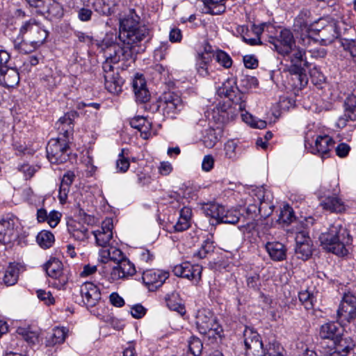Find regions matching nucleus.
<instances>
[{"mask_svg":"<svg viewBox=\"0 0 356 356\" xmlns=\"http://www.w3.org/2000/svg\"><path fill=\"white\" fill-rule=\"evenodd\" d=\"M298 298L300 302L304 306L305 309H313L314 302L316 301V298L313 293L309 291L308 290L302 291L299 292Z\"/></svg>","mask_w":356,"mask_h":356,"instance_id":"37998d69","label":"nucleus"},{"mask_svg":"<svg viewBox=\"0 0 356 356\" xmlns=\"http://www.w3.org/2000/svg\"><path fill=\"white\" fill-rule=\"evenodd\" d=\"M341 46L346 52L356 61V39L342 38Z\"/></svg>","mask_w":356,"mask_h":356,"instance_id":"3c124183","label":"nucleus"},{"mask_svg":"<svg viewBox=\"0 0 356 356\" xmlns=\"http://www.w3.org/2000/svg\"><path fill=\"white\" fill-rule=\"evenodd\" d=\"M337 321L341 323H350L356 318V309L350 306L340 303L337 312Z\"/></svg>","mask_w":356,"mask_h":356,"instance_id":"72a5a7b5","label":"nucleus"},{"mask_svg":"<svg viewBox=\"0 0 356 356\" xmlns=\"http://www.w3.org/2000/svg\"><path fill=\"white\" fill-rule=\"evenodd\" d=\"M68 231L74 239L79 241H84L89 237L88 228L80 222L69 224Z\"/></svg>","mask_w":356,"mask_h":356,"instance_id":"f704fd0d","label":"nucleus"},{"mask_svg":"<svg viewBox=\"0 0 356 356\" xmlns=\"http://www.w3.org/2000/svg\"><path fill=\"white\" fill-rule=\"evenodd\" d=\"M343 332L344 329L341 325L331 322L321 325L319 335L322 339H330L333 342Z\"/></svg>","mask_w":356,"mask_h":356,"instance_id":"b1692460","label":"nucleus"},{"mask_svg":"<svg viewBox=\"0 0 356 356\" xmlns=\"http://www.w3.org/2000/svg\"><path fill=\"white\" fill-rule=\"evenodd\" d=\"M316 24L311 19V13L308 10H302L295 18L293 31L299 33H310L314 31Z\"/></svg>","mask_w":356,"mask_h":356,"instance_id":"aec40b11","label":"nucleus"},{"mask_svg":"<svg viewBox=\"0 0 356 356\" xmlns=\"http://www.w3.org/2000/svg\"><path fill=\"white\" fill-rule=\"evenodd\" d=\"M130 166L129 160L128 159V149H122L116 161V168L118 172H126Z\"/></svg>","mask_w":356,"mask_h":356,"instance_id":"49530a36","label":"nucleus"},{"mask_svg":"<svg viewBox=\"0 0 356 356\" xmlns=\"http://www.w3.org/2000/svg\"><path fill=\"white\" fill-rule=\"evenodd\" d=\"M284 56L287 57L288 60H290L291 65L289 67L290 74L296 76L300 86H305L307 83L304 69V66L307 63L305 58V50L294 44L291 51Z\"/></svg>","mask_w":356,"mask_h":356,"instance_id":"0eeeda50","label":"nucleus"},{"mask_svg":"<svg viewBox=\"0 0 356 356\" xmlns=\"http://www.w3.org/2000/svg\"><path fill=\"white\" fill-rule=\"evenodd\" d=\"M237 145L233 140H229L225 144V156L229 159H234L236 157V149Z\"/></svg>","mask_w":356,"mask_h":356,"instance_id":"4d7b16f0","label":"nucleus"},{"mask_svg":"<svg viewBox=\"0 0 356 356\" xmlns=\"http://www.w3.org/2000/svg\"><path fill=\"white\" fill-rule=\"evenodd\" d=\"M265 248L270 259L275 261H281L286 258V248L282 243L268 242L265 245Z\"/></svg>","mask_w":356,"mask_h":356,"instance_id":"393cba45","label":"nucleus"},{"mask_svg":"<svg viewBox=\"0 0 356 356\" xmlns=\"http://www.w3.org/2000/svg\"><path fill=\"white\" fill-rule=\"evenodd\" d=\"M241 213L238 210H226L225 209V212L222 215H221L219 223H227V224H236L240 219Z\"/></svg>","mask_w":356,"mask_h":356,"instance_id":"c03bdc74","label":"nucleus"},{"mask_svg":"<svg viewBox=\"0 0 356 356\" xmlns=\"http://www.w3.org/2000/svg\"><path fill=\"white\" fill-rule=\"evenodd\" d=\"M319 241L324 250L343 257L348 253V246L352 243V237L348 229L339 221H336L321 234Z\"/></svg>","mask_w":356,"mask_h":356,"instance_id":"f03ea898","label":"nucleus"},{"mask_svg":"<svg viewBox=\"0 0 356 356\" xmlns=\"http://www.w3.org/2000/svg\"><path fill=\"white\" fill-rule=\"evenodd\" d=\"M350 150V146L346 143H340L336 147V154L341 158L346 157Z\"/></svg>","mask_w":356,"mask_h":356,"instance_id":"774afa93","label":"nucleus"},{"mask_svg":"<svg viewBox=\"0 0 356 356\" xmlns=\"http://www.w3.org/2000/svg\"><path fill=\"white\" fill-rule=\"evenodd\" d=\"M340 303H344L346 306H350L356 309V296L350 292L345 293Z\"/></svg>","mask_w":356,"mask_h":356,"instance_id":"052dcab7","label":"nucleus"},{"mask_svg":"<svg viewBox=\"0 0 356 356\" xmlns=\"http://www.w3.org/2000/svg\"><path fill=\"white\" fill-rule=\"evenodd\" d=\"M13 43L15 49L22 54L31 53L39 47L30 44L26 38H22L19 35L14 40Z\"/></svg>","mask_w":356,"mask_h":356,"instance_id":"58836bf2","label":"nucleus"},{"mask_svg":"<svg viewBox=\"0 0 356 356\" xmlns=\"http://www.w3.org/2000/svg\"><path fill=\"white\" fill-rule=\"evenodd\" d=\"M190 225L191 221L179 217L177 223L173 225V229L175 232H183L187 229Z\"/></svg>","mask_w":356,"mask_h":356,"instance_id":"69168bd1","label":"nucleus"},{"mask_svg":"<svg viewBox=\"0 0 356 356\" xmlns=\"http://www.w3.org/2000/svg\"><path fill=\"white\" fill-rule=\"evenodd\" d=\"M188 348L193 356H198L202 349V343L197 337H192L188 341Z\"/></svg>","mask_w":356,"mask_h":356,"instance_id":"5fc2aeb1","label":"nucleus"},{"mask_svg":"<svg viewBox=\"0 0 356 356\" xmlns=\"http://www.w3.org/2000/svg\"><path fill=\"white\" fill-rule=\"evenodd\" d=\"M140 17L134 10L122 19L120 22L118 33L119 41L122 47H118L122 59L134 62L135 56L138 53L136 47L149 35V29L140 23Z\"/></svg>","mask_w":356,"mask_h":356,"instance_id":"f257e3e1","label":"nucleus"},{"mask_svg":"<svg viewBox=\"0 0 356 356\" xmlns=\"http://www.w3.org/2000/svg\"><path fill=\"white\" fill-rule=\"evenodd\" d=\"M269 42L274 46L275 49L280 54L285 56L286 54L291 51L292 47L295 44V40L290 30L283 29L277 37H271Z\"/></svg>","mask_w":356,"mask_h":356,"instance_id":"f8f14e48","label":"nucleus"},{"mask_svg":"<svg viewBox=\"0 0 356 356\" xmlns=\"http://www.w3.org/2000/svg\"><path fill=\"white\" fill-rule=\"evenodd\" d=\"M19 34L21 38H26L30 44L40 47L46 40L49 33L35 19H30L22 23Z\"/></svg>","mask_w":356,"mask_h":356,"instance_id":"6e6552de","label":"nucleus"},{"mask_svg":"<svg viewBox=\"0 0 356 356\" xmlns=\"http://www.w3.org/2000/svg\"><path fill=\"white\" fill-rule=\"evenodd\" d=\"M214 248L213 243L209 240H206L202 245L201 249L195 254L199 258H204L207 253L213 252Z\"/></svg>","mask_w":356,"mask_h":356,"instance_id":"6e6d98bb","label":"nucleus"},{"mask_svg":"<svg viewBox=\"0 0 356 356\" xmlns=\"http://www.w3.org/2000/svg\"><path fill=\"white\" fill-rule=\"evenodd\" d=\"M296 220L293 211L288 204L284 206L280 211L278 220L280 222L290 224Z\"/></svg>","mask_w":356,"mask_h":356,"instance_id":"8fccbe9b","label":"nucleus"},{"mask_svg":"<svg viewBox=\"0 0 356 356\" xmlns=\"http://www.w3.org/2000/svg\"><path fill=\"white\" fill-rule=\"evenodd\" d=\"M82 302L87 307L95 306L101 299V292L92 282H86L80 287Z\"/></svg>","mask_w":356,"mask_h":356,"instance_id":"dca6fc26","label":"nucleus"},{"mask_svg":"<svg viewBox=\"0 0 356 356\" xmlns=\"http://www.w3.org/2000/svg\"><path fill=\"white\" fill-rule=\"evenodd\" d=\"M211 60V56L209 54H198L197 70L200 76H205L209 74L207 65Z\"/></svg>","mask_w":356,"mask_h":356,"instance_id":"a18cd8bd","label":"nucleus"},{"mask_svg":"<svg viewBox=\"0 0 356 356\" xmlns=\"http://www.w3.org/2000/svg\"><path fill=\"white\" fill-rule=\"evenodd\" d=\"M104 81L105 87L109 92L118 94L122 91L124 81L118 73L114 75L106 74L104 76Z\"/></svg>","mask_w":356,"mask_h":356,"instance_id":"7c9ffc66","label":"nucleus"},{"mask_svg":"<svg viewBox=\"0 0 356 356\" xmlns=\"http://www.w3.org/2000/svg\"><path fill=\"white\" fill-rule=\"evenodd\" d=\"M37 295L40 300H42L47 305H51L54 302V298L49 291L39 289L37 291Z\"/></svg>","mask_w":356,"mask_h":356,"instance_id":"bf43d9fd","label":"nucleus"},{"mask_svg":"<svg viewBox=\"0 0 356 356\" xmlns=\"http://www.w3.org/2000/svg\"><path fill=\"white\" fill-rule=\"evenodd\" d=\"M321 205L323 209L332 213H343L346 209L343 201L337 196L326 197L321 202Z\"/></svg>","mask_w":356,"mask_h":356,"instance_id":"bb28decb","label":"nucleus"},{"mask_svg":"<svg viewBox=\"0 0 356 356\" xmlns=\"http://www.w3.org/2000/svg\"><path fill=\"white\" fill-rule=\"evenodd\" d=\"M216 61L225 68H229L232 65L231 57L225 51L219 50L215 54Z\"/></svg>","mask_w":356,"mask_h":356,"instance_id":"603ef678","label":"nucleus"},{"mask_svg":"<svg viewBox=\"0 0 356 356\" xmlns=\"http://www.w3.org/2000/svg\"><path fill=\"white\" fill-rule=\"evenodd\" d=\"M202 210L207 216L215 219L219 223L220 216L225 212V207L217 203L210 202L203 204Z\"/></svg>","mask_w":356,"mask_h":356,"instance_id":"473e14b6","label":"nucleus"},{"mask_svg":"<svg viewBox=\"0 0 356 356\" xmlns=\"http://www.w3.org/2000/svg\"><path fill=\"white\" fill-rule=\"evenodd\" d=\"M118 40L119 38L117 32L107 33L102 40V44L107 49L113 48V53L118 47H122V43L119 44Z\"/></svg>","mask_w":356,"mask_h":356,"instance_id":"de8ad7c7","label":"nucleus"},{"mask_svg":"<svg viewBox=\"0 0 356 356\" xmlns=\"http://www.w3.org/2000/svg\"><path fill=\"white\" fill-rule=\"evenodd\" d=\"M134 92H135L136 99L138 102L144 103V102H147L149 99L150 95L146 88H144L141 90H136Z\"/></svg>","mask_w":356,"mask_h":356,"instance_id":"338daca9","label":"nucleus"},{"mask_svg":"<svg viewBox=\"0 0 356 356\" xmlns=\"http://www.w3.org/2000/svg\"><path fill=\"white\" fill-rule=\"evenodd\" d=\"M312 242L306 243L300 245H296L295 254L298 259H302V261L309 259L312 255Z\"/></svg>","mask_w":356,"mask_h":356,"instance_id":"ea45409f","label":"nucleus"},{"mask_svg":"<svg viewBox=\"0 0 356 356\" xmlns=\"http://www.w3.org/2000/svg\"><path fill=\"white\" fill-rule=\"evenodd\" d=\"M168 276L167 272L151 269L143 272L142 279L144 284L153 291L162 286Z\"/></svg>","mask_w":356,"mask_h":356,"instance_id":"a211bd4d","label":"nucleus"},{"mask_svg":"<svg viewBox=\"0 0 356 356\" xmlns=\"http://www.w3.org/2000/svg\"><path fill=\"white\" fill-rule=\"evenodd\" d=\"M113 227L112 219L106 218L102 222L101 227L92 232L96 244L102 247V249L109 246L110 241L113 238Z\"/></svg>","mask_w":356,"mask_h":356,"instance_id":"f3484780","label":"nucleus"},{"mask_svg":"<svg viewBox=\"0 0 356 356\" xmlns=\"http://www.w3.org/2000/svg\"><path fill=\"white\" fill-rule=\"evenodd\" d=\"M218 93L220 96L227 97L234 105V109L239 111L245 110L246 106L245 95L238 90L236 86L235 79H227L222 83V86L218 89Z\"/></svg>","mask_w":356,"mask_h":356,"instance_id":"1a4fd4ad","label":"nucleus"},{"mask_svg":"<svg viewBox=\"0 0 356 356\" xmlns=\"http://www.w3.org/2000/svg\"><path fill=\"white\" fill-rule=\"evenodd\" d=\"M15 219L13 218L0 220V241L10 242L14 235Z\"/></svg>","mask_w":356,"mask_h":356,"instance_id":"c85d7f7f","label":"nucleus"},{"mask_svg":"<svg viewBox=\"0 0 356 356\" xmlns=\"http://www.w3.org/2000/svg\"><path fill=\"white\" fill-rule=\"evenodd\" d=\"M17 332L29 343L35 344L38 340V333L31 330L30 327H19Z\"/></svg>","mask_w":356,"mask_h":356,"instance_id":"09e8293b","label":"nucleus"},{"mask_svg":"<svg viewBox=\"0 0 356 356\" xmlns=\"http://www.w3.org/2000/svg\"><path fill=\"white\" fill-rule=\"evenodd\" d=\"M237 31L242 34L243 40L245 43H247V44H248L250 45H252V46L257 45V44H261L260 38L255 37L254 38H249L248 37V26H239L237 29Z\"/></svg>","mask_w":356,"mask_h":356,"instance_id":"864d4df0","label":"nucleus"},{"mask_svg":"<svg viewBox=\"0 0 356 356\" xmlns=\"http://www.w3.org/2000/svg\"><path fill=\"white\" fill-rule=\"evenodd\" d=\"M76 113H67L59 119L63 126V138H51L46 147L47 156L51 163L59 164L65 162L70 156V147L67 138L73 129V120Z\"/></svg>","mask_w":356,"mask_h":356,"instance_id":"7ed1b4c3","label":"nucleus"},{"mask_svg":"<svg viewBox=\"0 0 356 356\" xmlns=\"http://www.w3.org/2000/svg\"><path fill=\"white\" fill-rule=\"evenodd\" d=\"M136 272V270L134 264L127 258H125L115 266L113 267L109 279L112 282L120 279H125L128 277L133 276Z\"/></svg>","mask_w":356,"mask_h":356,"instance_id":"6ab92c4d","label":"nucleus"},{"mask_svg":"<svg viewBox=\"0 0 356 356\" xmlns=\"http://www.w3.org/2000/svg\"><path fill=\"white\" fill-rule=\"evenodd\" d=\"M334 144V142L330 136H318L315 140L314 146L312 147V152L321 154L322 156H325L329 154Z\"/></svg>","mask_w":356,"mask_h":356,"instance_id":"5701e85b","label":"nucleus"},{"mask_svg":"<svg viewBox=\"0 0 356 356\" xmlns=\"http://www.w3.org/2000/svg\"><path fill=\"white\" fill-rule=\"evenodd\" d=\"M36 13L54 17H60L63 16V10L62 6L55 0H41L36 6Z\"/></svg>","mask_w":356,"mask_h":356,"instance_id":"4be33fe9","label":"nucleus"},{"mask_svg":"<svg viewBox=\"0 0 356 356\" xmlns=\"http://www.w3.org/2000/svg\"><path fill=\"white\" fill-rule=\"evenodd\" d=\"M165 302L170 310L177 312L181 315L185 314V307L179 298L177 293H172L171 295H168L165 298Z\"/></svg>","mask_w":356,"mask_h":356,"instance_id":"e433bc0d","label":"nucleus"},{"mask_svg":"<svg viewBox=\"0 0 356 356\" xmlns=\"http://www.w3.org/2000/svg\"><path fill=\"white\" fill-rule=\"evenodd\" d=\"M120 61L129 62L130 60H125L122 59V54L119 52V49H115L113 53H109V56L106 58L105 62L103 63L102 68L104 72V76L106 74L114 75L113 67L112 64L118 63Z\"/></svg>","mask_w":356,"mask_h":356,"instance_id":"2f4dec72","label":"nucleus"},{"mask_svg":"<svg viewBox=\"0 0 356 356\" xmlns=\"http://www.w3.org/2000/svg\"><path fill=\"white\" fill-rule=\"evenodd\" d=\"M214 165V159L213 156L208 154L204 156L202 163V168L205 172L211 171Z\"/></svg>","mask_w":356,"mask_h":356,"instance_id":"e2e57ef3","label":"nucleus"},{"mask_svg":"<svg viewBox=\"0 0 356 356\" xmlns=\"http://www.w3.org/2000/svg\"><path fill=\"white\" fill-rule=\"evenodd\" d=\"M226 0H203L205 5V13L211 15H220L225 11Z\"/></svg>","mask_w":356,"mask_h":356,"instance_id":"c9c22d12","label":"nucleus"},{"mask_svg":"<svg viewBox=\"0 0 356 356\" xmlns=\"http://www.w3.org/2000/svg\"><path fill=\"white\" fill-rule=\"evenodd\" d=\"M62 74L60 70L51 71L42 78L44 85L49 89H54L60 84Z\"/></svg>","mask_w":356,"mask_h":356,"instance_id":"4c0bfd02","label":"nucleus"},{"mask_svg":"<svg viewBox=\"0 0 356 356\" xmlns=\"http://www.w3.org/2000/svg\"><path fill=\"white\" fill-rule=\"evenodd\" d=\"M60 213L56 211H51L48 214L47 222L51 227L54 228L60 222Z\"/></svg>","mask_w":356,"mask_h":356,"instance_id":"680f3d73","label":"nucleus"},{"mask_svg":"<svg viewBox=\"0 0 356 356\" xmlns=\"http://www.w3.org/2000/svg\"><path fill=\"white\" fill-rule=\"evenodd\" d=\"M172 271L176 276L193 280L197 284L201 280L202 267L198 264L184 262L175 266Z\"/></svg>","mask_w":356,"mask_h":356,"instance_id":"ddd939ff","label":"nucleus"},{"mask_svg":"<svg viewBox=\"0 0 356 356\" xmlns=\"http://www.w3.org/2000/svg\"><path fill=\"white\" fill-rule=\"evenodd\" d=\"M247 356H284V349L277 343H271L264 348L260 335L250 327L243 332Z\"/></svg>","mask_w":356,"mask_h":356,"instance_id":"20e7f679","label":"nucleus"},{"mask_svg":"<svg viewBox=\"0 0 356 356\" xmlns=\"http://www.w3.org/2000/svg\"><path fill=\"white\" fill-rule=\"evenodd\" d=\"M8 62L0 65V85L5 88H13L19 82V74L16 68L8 67Z\"/></svg>","mask_w":356,"mask_h":356,"instance_id":"412c9836","label":"nucleus"},{"mask_svg":"<svg viewBox=\"0 0 356 356\" xmlns=\"http://www.w3.org/2000/svg\"><path fill=\"white\" fill-rule=\"evenodd\" d=\"M312 242V239L308 235V233L305 231L298 232L296 236V245H303L306 243Z\"/></svg>","mask_w":356,"mask_h":356,"instance_id":"0e129e2a","label":"nucleus"},{"mask_svg":"<svg viewBox=\"0 0 356 356\" xmlns=\"http://www.w3.org/2000/svg\"><path fill=\"white\" fill-rule=\"evenodd\" d=\"M22 268L18 263H10L4 273L3 283L8 286L15 285L18 281Z\"/></svg>","mask_w":356,"mask_h":356,"instance_id":"c756f323","label":"nucleus"},{"mask_svg":"<svg viewBox=\"0 0 356 356\" xmlns=\"http://www.w3.org/2000/svg\"><path fill=\"white\" fill-rule=\"evenodd\" d=\"M183 107L181 97L175 92H168L160 97L156 109L162 111L164 116L173 118Z\"/></svg>","mask_w":356,"mask_h":356,"instance_id":"9d476101","label":"nucleus"},{"mask_svg":"<svg viewBox=\"0 0 356 356\" xmlns=\"http://www.w3.org/2000/svg\"><path fill=\"white\" fill-rule=\"evenodd\" d=\"M67 330L65 327H56L53 330V332L50 339L47 341L49 346H54L57 343H62L67 336Z\"/></svg>","mask_w":356,"mask_h":356,"instance_id":"79ce46f5","label":"nucleus"},{"mask_svg":"<svg viewBox=\"0 0 356 356\" xmlns=\"http://www.w3.org/2000/svg\"><path fill=\"white\" fill-rule=\"evenodd\" d=\"M125 258L123 252L115 247L108 246L105 249L99 250V261L102 263L113 261L118 264Z\"/></svg>","mask_w":356,"mask_h":356,"instance_id":"a878e982","label":"nucleus"},{"mask_svg":"<svg viewBox=\"0 0 356 356\" xmlns=\"http://www.w3.org/2000/svg\"><path fill=\"white\" fill-rule=\"evenodd\" d=\"M36 241L41 248H49L54 242V236L49 231L42 230L38 234Z\"/></svg>","mask_w":356,"mask_h":356,"instance_id":"a19ab883","label":"nucleus"},{"mask_svg":"<svg viewBox=\"0 0 356 356\" xmlns=\"http://www.w3.org/2000/svg\"><path fill=\"white\" fill-rule=\"evenodd\" d=\"M195 324L199 332L209 339L220 337L222 332L217 318L209 309H203L197 312Z\"/></svg>","mask_w":356,"mask_h":356,"instance_id":"39448f33","label":"nucleus"},{"mask_svg":"<svg viewBox=\"0 0 356 356\" xmlns=\"http://www.w3.org/2000/svg\"><path fill=\"white\" fill-rule=\"evenodd\" d=\"M318 346L321 356H347L355 344L353 339L345 335L343 332L332 342V345H328L326 341H322Z\"/></svg>","mask_w":356,"mask_h":356,"instance_id":"423d86ee","label":"nucleus"},{"mask_svg":"<svg viewBox=\"0 0 356 356\" xmlns=\"http://www.w3.org/2000/svg\"><path fill=\"white\" fill-rule=\"evenodd\" d=\"M356 120V90L349 95L344 102V112L337 122L339 128H343L348 121Z\"/></svg>","mask_w":356,"mask_h":356,"instance_id":"4468645a","label":"nucleus"},{"mask_svg":"<svg viewBox=\"0 0 356 356\" xmlns=\"http://www.w3.org/2000/svg\"><path fill=\"white\" fill-rule=\"evenodd\" d=\"M321 23L323 26L321 29L316 26L314 28V31L317 32L318 40L324 45H327L333 42L339 35L336 25L333 23H327L324 19H319L318 24Z\"/></svg>","mask_w":356,"mask_h":356,"instance_id":"2eb2a0df","label":"nucleus"},{"mask_svg":"<svg viewBox=\"0 0 356 356\" xmlns=\"http://www.w3.org/2000/svg\"><path fill=\"white\" fill-rule=\"evenodd\" d=\"M47 275L58 282L55 283L58 287H63L68 282V274L63 269V265L58 259L52 258L49 260L44 267Z\"/></svg>","mask_w":356,"mask_h":356,"instance_id":"9b49d317","label":"nucleus"},{"mask_svg":"<svg viewBox=\"0 0 356 356\" xmlns=\"http://www.w3.org/2000/svg\"><path fill=\"white\" fill-rule=\"evenodd\" d=\"M74 178L75 175L72 171H67L62 178L58 192V199L62 204L67 202L68 193Z\"/></svg>","mask_w":356,"mask_h":356,"instance_id":"cd10ccee","label":"nucleus"},{"mask_svg":"<svg viewBox=\"0 0 356 356\" xmlns=\"http://www.w3.org/2000/svg\"><path fill=\"white\" fill-rule=\"evenodd\" d=\"M204 145L207 147H213L218 141V137L216 136L214 130H209L207 135L204 137Z\"/></svg>","mask_w":356,"mask_h":356,"instance_id":"13d9d810","label":"nucleus"}]
</instances>
